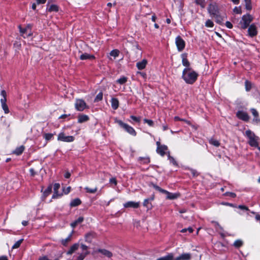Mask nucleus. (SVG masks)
I'll return each instance as SVG.
<instances>
[{"label": "nucleus", "instance_id": "f257e3e1", "mask_svg": "<svg viewBox=\"0 0 260 260\" xmlns=\"http://www.w3.org/2000/svg\"><path fill=\"white\" fill-rule=\"evenodd\" d=\"M198 74L190 68H186L182 73V78L188 84H193L197 80Z\"/></svg>", "mask_w": 260, "mask_h": 260}, {"label": "nucleus", "instance_id": "f03ea898", "mask_svg": "<svg viewBox=\"0 0 260 260\" xmlns=\"http://www.w3.org/2000/svg\"><path fill=\"white\" fill-rule=\"evenodd\" d=\"M245 136L248 138V143L251 146L255 147L258 146L259 138L253 132L250 130H247L245 132Z\"/></svg>", "mask_w": 260, "mask_h": 260}, {"label": "nucleus", "instance_id": "7ed1b4c3", "mask_svg": "<svg viewBox=\"0 0 260 260\" xmlns=\"http://www.w3.org/2000/svg\"><path fill=\"white\" fill-rule=\"evenodd\" d=\"M153 187L156 189L157 190L159 191V192L165 193L167 194V199L169 200H174L178 198L180 196V194L178 193H171L167 190H166L165 189H163L161 188L160 187L158 186L157 185L152 184Z\"/></svg>", "mask_w": 260, "mask_h": 260}, {"label": "nucleus", "instance_id": "20e7f679", "mask_svg": "<svg viewBox=\"0 0 260 260\" xmlns=\"http://www.w3.org/2000/svg\"><path fill=\"white\" fill-rule=\"evenodd\" d=\"M115 121L116 123H118L121 127L124 128L129 134H131L134 136H135L136 135V131L131 126L128 125L126 123L123 122L120 120H118V119H116L115 120Z\"/></svg>", "mask_w": 260, "mask_h": 260}, {"label": "nucleus", "instance_id": "39448f33", "mask_svg": "<svg viewBox=\"0 0 260 260\" xmlns=\"http://www.w3.org/2000/svg\"><path fill=\"white\" fill-rule=\"evenodd\" d=\"M253 17L250 14L243 16L242 20L240 21L241 27L242 29H246L250 22L252 21Z\"/></svg>", "mask_w": 260, "mask_h": 260}, {"label": "nucleus", "instance_id": "423d86ee", "mask_svg": "<svg viewBox=\"0 0 260 260\" xmlns=\"http://www.w3.org/2000/svg\"><path fill=\"white\" fill-rule=\"evenodd\" d=\"M80 246L82 251L81 253H79V255L76 256V260H83L86 255L89 254L88 247L87 246L81 243Z\"/></svg>", "mask_w": 260, "mask_h": 260}, {"label": "nucleus", "instance_id": "0eeeda50", "mask_svg": "<svg viewBox=\"0 0 260 260\" xmlns=\"http://www.w3.org/2000/svg\"><path fill=\"white\" fill-rule=\"evenodd\" d=\"M75 106L76 109L79 111H83L84 109L88 108L85 102L82 99H77Z\"/></svg>", "mask_w": 260, "mask_h": 260}, {"label": "nucleus", "instance_id": "6e6552de", "mask_svg": "<svg viewBox=\"0 0 260 260\" xmlns=\"http://www.w3.org/2000/svg\"><path fill=\"white\" fill-rule=\"evenodd\" d=\"M19 28L20 32L21 33V35L23 37V38L28 37L32 35V33L31 32V25L28 24L27 25V26L24 28H22L20 25L19 26Z\"/></svg>", "mask_w": 260, "mask_h": 260}, {"label": "nucleus", "instance_id": "1a4fd4ad", "mask_svg": "<svg viewBox=\"0 0 260 260\" xmlns=\"http://www.w3.org/2000/svg\"><path fill=\"white\" fill-rule=\"evenodd\" d=\"M57 140L66 142H71L74 140V138L72 136H66L63 133H61L58 135Z\"/></svg>", "mask_w": 260, "mask_h": 260}, {"label": "nucleus", "instance_id": "9d476101", "mask_svg": "<svg viewBox=\"0 0 260 260\" xmlns=\"http://www.w3.org/2000/svg\"><path fill=\"white\" fill-rule=\"evenodd\" d=\"M175 42L178 51H182L185 47V44L184 40L181 38L180 36H178L176 38Z\"/></svg>", "mask_w": 260, "mask_h": 260}, {"label": "nucleus", "instance_id": "9b49d317", "mask_svg": "<svg viewBox=\"0 0 260 260\" xmlns=\"http://www.w3.org/2000/svg\"><path fill=\"white\" fill-rule=\"evenodd\" d=\"M208 10L209 13L212 16L214 15H216L217 14L219 13L218 7L216 4H210L209 6Z\"/></svg>", "mask_w": 260, "mask_h": 260}, {"label": "nucleus", "instance_id": "f8f14e48", "mask_svg": "<svg viewBox=\"0 0 260 260\" xmlns=\"http://www.w3.org/2000/svg\"><path fill=\"white\" fill-rule=\"evenodd\" d=\"M237 116L239 119L245 121H247L249 119L248 114L241 111H239L237 113Z\"/></svg>", "mask_w": 260, "mask_h": 260}, {"label": "nucleus", "instance_id": "ddd939ff", "mask_svg": "<svg viewBox=\"0 0 260 260\" xmlns=\"http://www.w3.org/2000/svg\"><path fill=\"white\" fill-rule=\"evenodd\" d=\"M248 32L249 35L251 37H253L257 35V31L256 27L254 24H251V25L249 26L248 29Z\"/></svg>", "mask_w": 260, "mask_h": 260}, {"label": "nucleus", "instance_id": "4468645a", "mask_svg": "<svg viewBox=\"0 0 260 260\" xmlns=\"http://www.w3.org/2000/svg\"><path fill=\"white\" fill-rule=\"evenodd\" d=\"M139 206V202H135L133 201L127 202L124 204V207L125 208H138Z\"/></svg>", "mask_w": 260, "mask_h": 260}, {"label": "nucleus", "instance_id": "2eb2a0df", "mask_svg": "<svg viewBox=\"0 0 260 260\" xmlns=\"http://www.w3.org/2000/svg\"><path fill=\"white\" fill-rule=\"evenodd\" d=\"M97 252L101 253L105 256L109 258L111 257L113 255L111 252L105 249H99Z\"/></svg>", "mask_w": 260, "mask_h": 260}, {"label": "nucleus", "instance_id": "dca6fc26", "mask_svg": "<svg viewBox=\"0 0 260 260\" xmlns=\"http://www.w3.org/2000/svg\"><path fill=\"white\" fill-rule=\"evenodd\" d=\"M80 59L81 60H86V59L92 60V59H95V57L93 55L89 54L87 53H85L82 54L80 56Z\"/></svg>", "mask_w": 260, "mask_h": 260}, {"label": "nucleus", "instance_id": "f3484780", "mask_svg": "<svg viewBox=\"0 0 260 260\" xmlns=\"http://www.w3.org/2000/svg\"><path fill=\"white\" fill-rule=\"evenodd\" d=\"M191 256L189 253H183L180 256L174 258L175 260H189L190 259Z\"/></svg>", "mask_w": 260, "mask_h": 260}, {"label": "nucleus", "instance_id": "a211bd4d", "mask_svg": "<svg viewBox=\"0 0 260 260\" xmlns=\"http://www.w3.org/2000/svg\"><path fill=\"white\" fill-rule=\"evenodd\" d=\"M79 244L78 243L74 244L70 247V249L67 251V254L68 255L72 254L79 248Z\"/></svg>", "mask_w": 260, "mask_h": 260}, {"label": "nucleus", "instance_id": "6ab92c4d", "mask_svg": "<svg viewBox=\"0 0 260 260\" xmlns=\"http://www.w3.org/2000/svg\"><path fill=\"white\" fill-rule=\"evenodd\" d=\"M60 187L59 183H55L53 186L54 194L52 196V199H55L59 196L58 194V190Z\"/></svg>", "mask_w": 260, "mask_h": 260}, {"label": "nucleus", "instance_id": "aec40b11", "mask_svg": "<svg viewBox=\"0 0 260 260\" xmlns=\"http://www.w3.org/2000/svg\"><path fill=\"white\" fill-rule=\"evenodd\" d=\"M147 63V60L143 59L141 61L137 62L136 66L139 70H143L146 67Z\"/></svg>", "mask_w": 260, "mask_h": 260}, {"label": "nucleus", "instance_id": "412c9836", "mask_svg": "<svg viewBox=\"0 0 260 260\" xmlns=\"http://www.w3.org/2000/svg\"><path fill=\"white\" fill-rule=\"evenodd\" d=\"M89 117L87 115L80 114L78 116V122L79 123H83L88 120Z\"/></svg>", "mask_w": 260, "mask_h": 260}, {"label": "nucleus", "instance_id": "4be33fe9", "mask_svg": "<svg viewBox=\"0 0 260 260\" xmlns=\"http://www.w3.org/2000/svg\"><path fill=\"white\" fill-rule=\"evenodd\" d=\"M167 150V146L165 145H162L160 147L157 148V152L160 154L161 156H164L165 154V151Z\"/></svg>", "mask_w": 260, "mask_h": 260}, {"label": "nucleus", "instance_id": "5701e85b", "mask_svg": "<svg viewBox=\"0 0 260 260\" xmlns=\"http://www.w3.org/2000/svg\"><path fill=\"white\" fill-rule=\"evenodd\" d=\"M94 234L92 233H89L85 235V239L86 242L90 243L94 238Z\"/></svg>", "mask_w": 260, "mask_h": 260}, {"label": "nucleus", "instance_id": "b1692460", "mask_svg": "<svg viewBox=\"0 0 260 260\" xmlns=\"http://www.w3.org/2000/svg\"><path fill=\"white\" fill-rule=\"evenodd\" d=\"M181 57L182 58V64L184 66L186 67L187 68H189V62L187 59V55L186 54H182L181 55Z\"/></svg>", "mask_w": 260, "mask_h": 260}, {"label": "nucleus", "instance_id": "393cba45", "mask_svg": "<svg viewBox=\"0 0 260 260\" xmlns=\"http://www.w3.org/2000/svg\"><path fill=\"white\" fill-rule=\"evenodd\" d=\"M111 106L113 109H117L119 106L118 100L116 98H112L111 99Z\"/></svg>", "mask_w": 260, "mask_h": 260}, {"label": "nucleus", "instance_id": "a878e982", "mask_svg": "<svg viewBox=\"0 0 260 260\" xmlns=\"http://www.w3.org/2000/svg\"><path fill=\"white\" fill-rule=\"evenodd\" d=\"M156 260H175L174 257V255L173 253H170L168 254L167 255L159 258Z\"/></svg>", "mask_w": 260, "mask_h": 260}, {"label": "nucleus", "instance_id": "bb28decb", "mask_svg": "<svg viewBox=\"0 0 260 260\" xmlns=\"http://www.w3.org/2000/svg\"><path fill=\"white\" fill-rule=\"evenodd\" d=\"M83 217H79L77 220L74 221L73 222H72L71 224V225L72 227L74 228L76 227L79 223H81L83 221Z\"/></svg>", "mask_w": 260, "mask_h": 260}, {"label": "nucleus", "instance_id": "cd10ccee", "mask_svg": "<svg viewBox=\"0 0 260 260\" xmlns=\"http://www.w3.org/2000/svg\"><path fill=\"white\" fill-rule=\"evenodd\" d=\"M81 203V200L78 198H76L71 201L70 203V206L71 207H76L79 205Z\"/></svg>", "mask_w": 260, "mask_h": 260}, {"label": "nucleus", "instance_id": "c85d7f7f", "mask_svg": "<svg viewBox=\"0 0 260 260\" xmlns=\"http://www.w3.org/2000/svg\"><path fill=\"white\" fill-rule=\"evenodd\" d=\"M24 150V147L23 146H20L17 147L14 151V153L17 155L21 154Z\"/></svg>", "mask_w": 260, "mask_h": 260}, {"label": "nucleus", "instance_id": "c756f323", "mask_svg": "<svg viewBox=\"0 0 260 260\" xmlns=\"http://www.w3.org/2000/svg\"><path fill=\"white\" fill-rule=\"evenodd\" d=\"M47 11L49 12H57L58 10V7L55 5H52L47 8Z\"/></svg>", "mask_w": 260, "mask_h": 260}, {"label": "nucleus", "instance_id": "7c9ffc66", "mask_svg": "<svg viewBox=\"0 0 260 260\" xmlns=\"http://www.w3.org/2000/svg\"><path fill=\"white\" fill-rule=\"evenodd\" d=\"M85 189L86 190V191L88 193H94L97 191L98 188L97 187H95L94 188H90L88 187H86L85 188Z\"/></svg>", "mask_w": 260, "mask_h": 260}, {"label": "nucleus", "instance_id": "2f4dec72", "mask_svg": "<svg viewBox=\"0 0 260 260\" xmlns=\"http://www.w3.org/2000/svg\"><path fill=\"white\" fill-rule=\"evenodd\" d=\"M251 0H244L245 3V8L248 10H250L252 9Z\"/></svg>", "mask_w": 260, "mask_h": 260}, {"label": "nucleus", "instance_id": "473e14b6", "mask_svg": "<svg viewBox=\"0 0 260 260\" xmlns=\"http://www.w3.org/2000/svg\"><path fill=\"white\" fill-rule=\"evenodd\" d=\"M209 143L211 145L215 146L216 147H218L220 145V143L218 141L212 138L210 139Z\"/></svg>", "mask_w": 260, "mask_h": 260}, {"label": "nucleus", "instance_id": "72a5a7b5", "mask_svg": "<svg viewBox=\"0 0 260 260\" xmlns=\"http://www.w3.org/2000/svg\"><path fill=\"white\" fill-rule=\"evenodd\" d=\"M243 244V242L241 240H237L235 241L234 243V246L236 248H239L242 246Z\"/></svg>", "mask_w": 260, "mask_h": 260}, {"label": "nucleus", "instance_id": "f704fd0d", "mask_svg": "<svg viewBox=\"0 0 260 260\" xmlns=\"http://www.w3.org/2000/svg\"><path fill=\"white\" fill-rule=\"evenodd\" d=\"M52 191V186L51 185H50L49 186L47 189L44 191V196L46 197L47 196H48L49 194H50V193Z\"/></svg>", "mask_w": 260, "mask_h": 260}, {"label": "nucleus", "instance_id": "c9c22d12", "mask_svg": "<svg viewBox=\"0 0 260 260\" xmlns=\"http://www.w3.org/2000/svg\"><path fill=\"white\" fill-rule=\"evenodd\" d=\"M119 51L117 49H115L111 51L110 54L111 56H113L114 58L117 57L119 55Z\"/></svg>", "mask_w": 260, "mask_h": 260}, {"label": "nucleus", "instance_id": "e433bc0d", "mask_svg": "<svg viewBox=\"0 0 260 260\" xmlns=\"http://www.w3.org/2000/svg\"><path fill=\"white\" fill-rule=\"evenodd\" d=\"M213 17L215 18L216 21L218 23H220L222 21V18L221 17L219 13L217 14L216 15L213 16Z\"/></svg>", "mask_w": 260, "mask_h": 260}, {"label": "nucleus", "instance_id": "4c0bfd02", "mask_svg": "<svg viewBox=\"0 0 260 260\" xmlns=\"http://www.w3.org/2000/svg\"><path fill=\"white\" fill-rule=\"evenodd\" d=\"M195 2L197 5H200L202 8L205 7V0H196Z\"/></svg>", "mask_w": 260, "mask_h": 260}, {"label": "nucleus", "instance_id": "58836bf2", "mask_svg": "<svg viewBox=\"0 0 260 260\" xmlns=\"http://www.w3.org/2000/svg\"><path fill=\"white\" fill-rule=\"evenodd\" d=\"M103 93L102 92L98 94L94 99V102H98L101 101L103 99Z\"/></svg>", "mask_w": 260, "mask_h": 260}, {"label": "nucleus", "instance_id": "ea45409f", "mask_svg": "<svg viewBox=\"0 0 260 260\" xmlns=\"http://www.w3.org/2000/svg\"><path fill=\"white\" fill-rule=\"evenodd\" d=\"M245 86L247 91H249L251 88V83L247 80L245 82Z\"/></svg>", "mask_w": 260, "mask_h": 260}, {"label": "nucleus", "instance_id": "a19ab883", "mask_svg": "<svg viewBox=\"0 0 260 260\" xmlns=\"http://www.w3.org/2000/svg\"><path fill=\"white\" fill-rule=\"evenodd\" d=\"M23 240V239H20V240H18V241H17L14 244V245L12 246V248L16 249V248H18V247H19V246H20L21 244L22 243Z\"/></svg>", "mask_w": 260, "mask_h": 260}, {"label": "nucleus", "instance_id": "79ce46f5", "mask_svg": "<svg viewBox=\"0 0 260 260\" xmlns=\"http://www.w3.org/2000/svg\"><path fill=\"white\" fill-rule=\"evenodd\" d=\"M127 78L125 77H122L117 80V82L120 84H123L125 83L127 81Z\"/></svg>", "mask_w": 260, "mask_h": 260}, {"label": "nucleus", "instance_id": "37998d69", "mask_svg": "<svg viewBox=\"0 0 260 260\" xmlns=\"http://www.w3.org/2000/svg\"><path fill=\"white\" fill-rule=\"evenodd\" d=\"M71 235L65 239H63L61 241L62 245H66L71 240Z\"/></svg>", "mask_w": 260, "mask_h": 260}, {"label": "nucleus", "instance_id": "c03bdc74", "mask_svg": "<svg viewBox=\"0 0 260 260\" xmlns=\"http://www.w3.org/2000/svg\"><path fill=\"white\" fill-rule=\"evenodd\" d=\"M205 25L207 27H212L214 25V24H213V22L211 20H208L206 22Z\"/></svg>", "mask_w": 260, "mask_h": 260}, {"label": "nucleus", "instance_id": "a18cd8bd", "mask_svg": "<svg viewBox=\"0 0 260 260\" xmlns=\"http://www.w3.org/2000/svg\"><path fill=\"white\" fill-rule=\"evenodd\" d=\"M53 136L52 134H45L44 137L47 141H49L52 139Z\"/></svg>", "mask_w": 260, "mask_h": 260}, {"label": "nucleus", "instance_id": "49530a36", "mask_svg": "<svg viewBox=\"0 0 260 260\" xmlns=\"http://www.w3.org/2000/svg\"><path fill=\"white\" fill-rule=\"evenodd\" d=\"M144 121L145 123H147L149 125L152 126L153 125L154 122L152 120L147 119H144Z\"/></svg>", "mask_w": 260, "mask_h": 260}, {"label": "nucleus", "instance_id": "de8ad7c7", "mask_svg": "<svg viewBox=\"0 0 260 260\" xmlns=\"http://www.w3.org/2000/svg\"><path fill=\"white\" fill-rule=\"evenodd\" d=\"M233 11L237 14H241L242 13L241 9V7H236L234 9Z\"/></svg>", "mask_w": 260, "mask_h": 260}, {"label": "nucleus", "instance_id": "09e8293b", "mask_svg": "<svg viewBox=\"0 0 260 260\" xmlns=\"http://www.w3.org/2000/svg\"><path fill=\"white\" fill-rule=\"evenodd\" d=\"M2 108L5 111V113L7 114L9 112V110L8 108V107L7 106V104H4L2 105Z\"/></svg>", "mask_w": 260, "mask_h": 260}, {"label": "nucleus", "instance_id": "8fccbe9b", "mask_svg": "<svg viewBox=\"0 0 260 260\" xmlns=\"http://www.w3.org/2000/svg\"><path fill=\"white\" fill-rule=\"evenodd\" d=\"M193 229L192 228H188L187 229H183L181 231V232L182 233H185L187 231H188L190 233H192L193 232Z\"/></svg>", "mask_w": 260, "mask_h": 260}, {"label": "nucleus", "instance_id": "3c124183", "mask_svg": "<svg viewBox=\"0 0 260 260\" xmlns=\"http://www.w3.org/2000/svg\"><path fill=\"white\" fill-rule=\"evenodd\" d=\"M251 111L252 114L255 117H258V113L257 111L255 109H253V108L251 109Z\"/></svg>", "mask_w": 260, "mask_h": 260}, {"label": "nucleus", "instance_id": "603ef678", "mask_svg": "<svg viewBox=\"0 0 260 260\" xmlns=\"http://www.w3.org/2000/svg\"><path fill=\"white\" fill-rule=\"evenodd\" d=\"M169 159H170V161H171V162L173 165H175V166H177V162H176V160H175V159H174L173 157H172V156H171L169 155Z\"/></svg>", "mask_w": 260, "mask_h": 260}, {"label": "nucleus", "instance_id": "864d4df0", "mask_svg": "<svg viewBox=\"0 0 260 260\" xmlns=\"http://www.w3.org/2000/svg\"><path fill=\"white\" fill-rule=\"evenodd\" d=\"M149 200L147 199H145L143 202V206L147 207L149 208Z\"/></svg>", "mask_w": 260, "mask_h": 260}, {"label": "nucleus", "instance_id": "5fc2aeb1", "mask_svg": "<svg viewBox=\"0 0 260 260\" xmlns=\"http://www.w3.org/2000/svg\"><path fill=\"white\" fill-rule=\"evenodd\" d=\"M175 120H181V121H185V122H186L187 123L190 124V122L189 121H187V120H186L185 119H181L178 116H176L174 118Z\"/></svg>", "mask_w": 260, "mask_h": 260}, {"label": "nucleus", "instance_id": "6e6d98bb", "mask_svg": "<svg viewBox=\"0 0 260 260\" xmlns=\"http://www.w3.org/2000/svg\"><path fill=\"white\" fill-rule=\"evenodd\" d=\"M225 25L229 28H232L233 27L232 24L230 22H229V21H226V22Z\"/></svg>", "mask_w": 260, "mask_h": 260}, {"label": "nucleus", "instance_id": "4d7b16f0", "mask_svg": "<svg viewBox=\"0 0 260 260\" xmlns=\"http://www.w3.org/2000/svg\"><path fill=\"white\" fill-rule=\"evenodd\" d=\"M238 208L242 210H248V208L245 206L244 205H239L238 206Z\"/></svg>", "mask_w": 260, "mask_h": 260}, {"label": "nucleus", "instance_id": "13d9d810", "mask_svg": "<svg viewBox=\"0 0 260 260\" xmlns=\"http://www.w3.org/2000/svg\"><path fill=\"white\" fill-rule=\"evenodd\" d=\"M29 172L30 173V175H31V176H34L36 174V172H35L34 169H32V168H31L29 170Z\"/></svg>", "mask_w": 260, "mask_h": 260}, {"label": "nucleus", "instance_id": "bf43d9fd", "mask_svg": "<svg viewBox=\"0 0 260 260\" xmlns=\"http://www.w3.org/2000/svg\"><path fill=\"white\" fill-rule=\"evenodd\" d=\"M110 182L114 183L115 185L117 184V181L115 178H112L110 179Z\"/></svg>", "mask_w": 260, "mask_h": 260}, {"label": "nucleus", "instance_id": "052dcab7", "mask_svg": "<svg viewBox=\"0 0 260 260\" xmlns=\"http://www.w3.org/2000/svg\"><path fill=\"white\" fill-rule=\"evenodd\" d=\"M7 99L6 98H3L1 100V102L2 105L6 104Z\"/></svg>", "mask_w": 260, "mask_h": 260}, {"label": "nucleus", "instance_id": "680f3d73", "mask_svg": "<svg viewBox=\"0 0 260 260\" xmlns=\"http://www.w3.org/2000/svg\"><path fill=\"white\" fill-rule=\"evenodd\" d=\"M131 118L134 120V121H136V122H139L140 121V119L136 116H131Z\"/></svg>", "mask_w": 260, "mask_h": 260}, {"label": "nucleus", "instance_id": "e2e57ef3", "mask_svg": "<svg viewBox=\"0 0 260 260\" xmlns=\"http://www.w3.org/2000/svg\"><path fill=\"white\" fill-rule=\"evenodd\" d=\"M38 4H45L46 0H36Z\"/></svg>", "mask_w": 260, "mask_h": 260}, {"label": "nucleus", "instance_id": "0e129e2a", "mask_svg": "<svg viewBox=\"0 0 260 260\" xmlns=\"http://www.w3.org/2000/svg\"><path fill=\"white\" fill-rule=\"evenodd\" d=\"M1 95L3 96V98H6V96H7V94H6V92L5 90H3L2 91H1Z\"/></svg>", "mask_w": 260, "mask_h": 260}, {"label": "nucleus", "instance_id": "69168bd1", "mask_svg": "<svg viewBox=\"0 0 260 260\" xmlns=\"http://www.w3.org/2000/svg\"><path fill=\"white\" fill-rule=\"evenodd\" d=\"M191 174L193 176H197L198 175L197 174V172L196 170H191Z\"/></svg>", "mask_w": 260, "mask_h": 260}, {"label": "nucleus", "instance_id": "338daca9", "mask_svg": "<svg viewBox=\"0 0 260 260\" xmlns=\"http://www.w3.org/2000/svg\"><path fill=\"white\" fill-rule=\"evenodd\" d=\"M70 190H71V187H68L66 189L64 190V193L68 194L70 191Z\"/></svg>", "mask_w": 260, "mask_h": 260}, {"label": "nucleus", "instance_id": "774afa93", "mask_svg": "<svg viewBox=\"0 0 260 260\" xmlns=\"http://www.w3.org/2000/svg\"><path fill=\"white\" fill-rule=\"evenodd\" d=\"M39 260H50L47 256H43L42 257H40L39 258Z\"/></svg>", "mask_w": 260, "mask_h": 260}]
</instances>
